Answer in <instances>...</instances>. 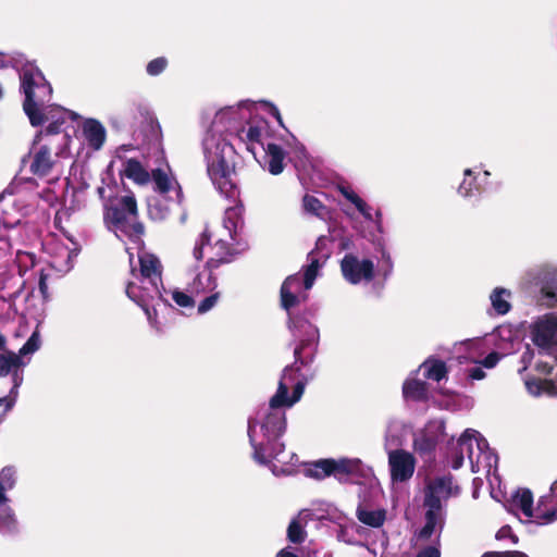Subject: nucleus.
Segmentation results:
<instances>
[{
    "instance_id": "24",
    "label": "nucleus",
    "mask_w": 557,
    "mask_h": 557,
    "mask_svg": "<svg viewBox=\"0 0 557 557\" xmlns=\"http://www.w3.org/2000/svg\"><path fill=\"white\" fill-rule=\"evenodd\" d=\"M403 395L407 400L426 401L429 399V387L424 381L416 377L412 373L403 385Z\"/></svg>"
},
{
    "instance_id": "13",
    "label": "nucleus",
    "mask_w": 557,
    "mask_h": 557,
    "mask_svg": "<svg viewBox=\"0 0 557 557\" xmlns=\"http://www.w3.org/2000/svg\"><path fill=\"white\" fill-rule=\"evenodd\" d=\"M143 121L137 131V138L141 145L160 148L162 144V131L159 121L145 107H139Z\"/></svg>"
},
{
    "instance_id": "37",
    "label": "nucleus",
    "mask_w": 557,
    "mask_h": 557,
    "mask_svg": "<svg viewBox=\"0 0 557 557\" xmlns=\"http://www.w3.org/2000/svg\"><path fill=\"white\" fill-rule=\"evenodd\" d=\"M341 194L350 201L356 209L367 219H371V213L369 212V206L364 200H362L354 190L348 187H341Z\"/></svg>"
},
{
    "instance_id": "29",
    "label": "nucleus",
    "mask_w": 557,
    "mask_h": 557,
    "mask_svg": "<svg viewBox=\"0 0 557 557\" xmlns=\"http://www.w3.org/2000/svg\"><path fill=\"white\" fill-rule=\"evenodd\" d=\"M121 175L138 185H146L150 182L151 172L149 173L137 159L131 158L125 161Z\"/></svg>"
},
{
    "instance_id": "48",
    "label": "nucleus",
    "mask_w": 557,
    "mask_h": 557,
    "mask_svg": "<svg viewBox=\"0 0 557 557\" xmlns=\"http://www.w3.org/2000/svg\"><path fill=\"white\" fill-rule=\"evenodd\" d=\"M220 297L219 292L212 293L210 296L206 297L199 305H198V313L202 314L211 310L215 304L218 302V299Z\"/></svg>"
},
{
    "instance_id": "8",
    "label": "nucleus",
    "mask_w": 557,
    "mask_h": 557,
    "mask_svg": "<svg viewBox=\"0 0 557 557\" xmlns=\"http://www.w3.org/2000/svg\"><path fill=\"white\" fill-rule=\"evenodd\" d=\"M67 140V136H61L58 144L48 141L40 145L33 154L29 171L38 177L49 175L57 162V159L61 156L64 147L66 146Z\"/></svg>"
},
{
    "instance_id": "21",
    "label": "nucleus",
    "mask_w": 557,
    "mask_h": 557,
    "mask_svg": "<svg viewBox=\"0 0 557 557\" xmlns=\"http://www.w3.org/2000/svg\"><path fill=\"white\" fill-rule=\"evenodd\" d=\"M264 125L265 121H249L237 132L238 138L246 144L247 150L253 156H256V145H260L262 149L267 147L261 140Z\"/></svg>"
},
{
    "instance_id": "57",
    "label": "nucleus",
    "mask_w": 557,
    "mask_h": 557,
    "mask_svg": "<svg viewBox=\"0 0 557 557\" xmlns=\"http://www.w3.org/2000/svg\"><path fill=\"white\" fill-rule=\"evenodd\" d=\"M499 359L500 357L495 351H493L481 363L484 368L492 369L497 364Z\"/></svg>"
},
{
    "instance_id": "26",
    "label": "nucleus",
    "mask_w": 557,
    "mask_h": 557,
    "mask_svg": "<svg viewBox=\"0 0 557 557\" xmlns=\"http://www.w3.org/2000/svg\"><path fill=\"white\" fill-rule=\"evenodd\" d=\"M299 283V277L297 275H289L281 285V306L287 312L300 304V298L293 292V288L298 287Z\"/></svg>"
},
{
    "instance_id": "15",
    "label": "nucleus",
    "mask_w": 557,
    "mask_h": 557,
    "mask_svg": "<svg viewBox=\"0 0 557 557\" xmlns=\"http://www.w3.org/2000/svg\"><path fill=\"white\" fill-rule=\"evenodd\" d=\"M327 519L338 527L337 539L349 545H359V536L363 532L362 528L349 519L343 512L332 509L327 511Z\"/></svg>"
},
{
    "instance_id": "31",
    "label": "nucleus",
    "mask_w": 557,
    "mask_h": 557,
    "mask_svg": "<svg viewBox=\"0 0 557 557\" xmlns=\"http://www.w3.org/2000/svg\"><path fill=\"white\" fill-rule=\"evenodd\" d=\"M17 520L14 510L10 506V499L7 495L0 494V531L2 533H12L16 531Z\"/></svg>"
},
{
    "instance_id": "53",
    "label": "nucleus",
    "mask_w": 557,
    "mask_h": 557,
    "mask_svg": "<svg viewBox=\"0 0 557 557\" xmlns=\"http://www.w3.org/2000/svg\"><path fill=\"white\" fill-rule=\"evenodd\" d=\"M41 344L40 334L38 330H35L29 338L21 348H39Z\"/></svg>"
},
{
    "instance_id": "60",
    "label": "nucleus",
    "mask_w": 557,
    "mask_h": 557,
    "mask_svg": "<svg viewBox=\"0 0 557 557\" xmlns=\"http://www.w3.org/2000/svg\"><path fill=\"white\" fill-rule=\"evenodd\" d=\"M276 557H298L296 554L290 552L288 548L282 549Z\"/></svg>"
},
{
    "instance_id": "44",
    "label": "nucleus",
    "mask_w": 557,
    "mask_h": 557,
    "mask_svg": "<svg viewBox=\"0 0 557 557\" xmlns=\"http://www.w3.org/2000/svg\"><path fill=\"white\" fill-rule=\"evenodd\" d=\"M125 292L129 299H132L134 302H136L138 306H140L148 312V309L146 308V300L144 296L140 294L139 287L136 286L135 283L128 282Z\"/></svg>"
},
{
    "instance_id": "17",
    "label": "nucleus",
    "mask_w": 557,
    "mask_h": 557,
    "mask_svg": "<svg viewBox=\"0 0 557 557\" xmlns=\"http://www.w3.org/2000/svg\"><path fill=\"white\" fill-rule=\"evenodd\" d=\"M231 258L220 257V258H210L206 262V269L208 270V274L205 276L199 273L194 282H193V292L200 294L206 292H214L218 286V278L214 274V270H216L220 265L230 263Z\"/></svg>"
},
{
    "instance_id": "34",
    "label": "nucleus",
    "mask_w": 557,
    "mask_h": 557,
    "mask_svg": "<svg viewBox=\"0 0 557 557\" xmlns=\"http://www.w3.org/2000/svg\"><path fill=\"white\" fill-rule=\"evenodd\" d=\"M542 295L546 299V304L548 307H557V273L549 274L543 286H542Z\"/></svg>"
},
{
    "instance_id": "63",
    "label": "nucleus",
    "mask_w": 557,
    "mask_h": 557,
    "mask_svg": "<svg viewBox=\"0 0 557 557\" xmlns=\"http://www.w3.org/2000/svg\"><path fill=\"white\" fill-rule=\"evenodd\" d=\"M461 344L463 345H479V341H474V339H466L463 342H461Z\"/></svg>"
},
{
    "instance_id": "35",
    "label": "nucleus",
    "mask_w": 557,
    "mask_h": 557,
    "mask_svg": "<svg viewBox=\"0 0 557 557\" xmlns=\"http://www.w3.org/2000/svg\"><path fill=\"white\" fill-rule=\"evenodd\" d=\"M309 264L305 267L304 270V287L305 289H310L313 286V283L318 276L319 269L321 268V263L317 257H314V251L309 252L308 255Z\"/></svg>"
},
{
    "instance_id": "47",
    "label": "nucleus",
    "mask_w": 557,
    "mask_h": 557,
    "mask_svg": "<svg viewBox=\"0 0 557 557\" xmlns=\"http://www.w3.org/2000/svg\"><path fill=\"white\" fill-rule=\"evenodd\" d=\"M214 248L216 249L215 258L226 257L231 258V261L233 260L235 253L227 242L219 239L215 242Z\"/></svg>"
},
{
    "instance_id": "18",
    "label": "nucleus",
    "mask_w": 557,
    "mask_h": 557,
    "mask_svg": "<svg viewBox=\"0 0 557 557\" xmlns=\"http://www.w3.org/2000/svg\"><path fill=\"white\" fill-rule=\"evenodd\" d=\"M33 351L34 350H18V354H15L12 350H0V376L13 373V379L15 380L16 376L17 382L21 383L22 377H18L16 371L30 362Z\"/></svg>"
},
{
    "instance_id": "62",
    "label": "nucleus",
    "mask_w": 557,
    "mask_h": 557,
    "mask_svg": "<svg viewBox=\"0 0 557 557\" xmlns=\"http://www.w3.org/2000/svg\"><path fill=\"white\" fill-rule=\"evenodd\" d=\"M508 532H509V529H508V528H503V529L498 532L497 537H498V539L504 537Z\"/></svg>"
},
{
    "instance_id": "50",
    "label": "nucleus",
    "mask_w": 557,
    "mask_h": 557,
    "mask_svg": "<svg viewBox=\"0 0 557 557\" xmlns=\"http://www.w3.org/2000/svg\"><path fill=\"white\" fill-rule=\"evenodd\" d=\"M416 548L419 549L417 557H441L440 544H428Z\"/></svg>"
},
{
    "instance_id": "11",
    "label": "nucleus",
    "mask_w": 557,
    "mask_h": 557,
    "mask_svg": "<svg viewBox=\"0 0 557 557\" xmlns=\"http://www.w3.org/2000/svg\"><path fill=\"white\" fill-rule=\"evenodd\" d=\"M388 468L393 483L409 481L416 470L414 456L405 449H387Z\"/></svg>"
},
{
    "instance_id": "51",
    "label": "nucleus",
    "mask_w": 557,
    "mask_h": 557,
    "mask_svg": "<svg viewBox=\"0 0 557 557\" xmlns=\"http://www.w3.org/2000/svg\"><path fill=\"white\" fill-rule=\"evenodd\" d=\"M307 329H308V334L310 335V338H308L305 342L301 343V345L298 347V348H307L313 344L317 343V339H318V336H319V331L315 326H313L312 324L310 323H307Z\"/></svg>"
},
{
    "instance_id": "55",
    "label": "nucleus",
    "mask_w": 557,
    "mask_h": 557,
    "mask_svg": "<svg viewBox=\"0 0 557 557\" xmlns=\"http://www.w3.org/2000/svg\"><path fill=\"white\" fill-rule=\"evenodd\" d=\"M265 107H267L268 112L272 116H274L276 119V121L280 124V126L285 128V125L283 123V119H282V115H281V112H280L278 108L275 104L271 103V102H265Z\"/></svg>"
},
{
    "instance_id": "42",
    "label": "nucleus",
    "mask_w": 557,
    "mask_h": 557,
    "mask_svg": "<svg viewBox=\"0 0 557 557\" xmlns=\"http://www.w3.org/2000/svg\"><path fill=\"white\" fill-rule=\"evenodd\" d=\"M327 462H329V459H322V460L314 462L307 469V474L309 476L318 479V480H322V479L331 475L330 466L326 465Z\"/></svg>"
},
{
    "instance_id": "9",
    "label": "nucleus",
    "mask_w": 557,
    "mask_h": 557,
    "mask_svg": "<svg viewBox=\"0 0 557 557\" xmlns=\"http://www.w3.org/2000/svg\"><path fill=\"white\" fill-rule=\"evenodd\" d=\"M459 493L450 475L437 476L428 481L424 493V507L433 511L444 512L443 500Z\"/></svg>"
},
{
    "instance_id": "22",
    "label": "nucleus",
    "mask_w": 557,
    "mask_h": 557,
    "mask_svg": "<svg viewBox=\"0 0 557 557\" xmlns=\"http://www.w3.org/2000/svg\"><path fill=\"white\" fill-rule=\"evenodd\" d=\"M331 475L338 481H346L349 475L361 471V460L358 458L329 459Z\"/></svg>"
},
{
    "instance_id": "40",
    "label": "nucleus",
    "mask_w": 557,
    "mask_h": 557,
    "mask_svg": "<svg viewBox=\"0 0 557 557\" xmlns=\"http://www.w3.org/2000/svg\"><path fill=\"white\" fill-rule=\"evenodd\" d=\"M465 180L462 181L458 188V193L462 197L473 196L474 191L479 190L476 178L472 177V171L470 169H467L465 171Z\"/></svg>"
},
{
    "instance_id": "32",
    "label": "nucleus",
    "mask_w": 557,
    "mask_h": 557,
    "mask_svg": "<svg viewBox=\"0 0 557 557\" xmlns=\"http://www.w3.org/2000/svg\"><path fill=\"white\" fill-rule=\"evenodd\" d=\"M510 292L503 288V287H496L493 293L491 294V302L494 308V310L500 314L504 315L508 313L511 309L510 302L505 298L509 297Z\"/></svg>"
},
{
    "instance_id": "46",
    "label": "nucleus",
    "mask_w": 557,
    "mask_h": 557,
    "mask_svg": "<svg viewBox=\"0 0 557 557\" xmlns=\"http://www.w3.org/2000/svg\"><path fill=\"white\" fill-rule=\"evenodd\" d=\"M172 298H173L174 302L180 307H183V308H194L195 307L194 298L184 292L174 290L172 294Z\"/></svg>"
},
{
    "instance_id": "14",
    "label": "nucleus",
    "mask_w": 557,
    "mask_h": 557,
    "mask_svg": "<svg viewBox=\"0 0 557 557\" xmlns=\"http://www.w3.org/2000/svg\"><path fill=\"white\" fill-rule=\"evenodd\" d=\"M531 338L537 348H550L557 345V318L546 315L531 326Z\"/></svg>"
},
{
    "instance_id": "27",
    "label": "nucleus",
    "mask_w": 557,
    "mask_h": 557,
    "mask_svg": "<svg viewBox=\"0 0 557 557\" xmlns=\"http://www.w3.org/2000/svg\"><path fill=\"white\" fill-rule=\"evenodd\" d=\"M358 520L368 527L380 528L386 520V510L374 508L367 505H360L356 511Z\"/></svg>"
},
{
    "instance_id": "7",
    "label": "nucleus",
    "mask_w": 557,
    "mask_h": 557,
    "mask_svg": "<svg viewBox=\"0 0 557 557\" xmlns=\"http://www.w3.org/2000/svg\"><path fill=\"white\" fill-rule=\"evenodd\" d=\"M534 359V368L539 372L549 374L556 370L555 382L527 380L525 387L528 392L533 396H540L542 394H557V350H525L521 358L523 367L519 371L527 370L531 361Z\"/></svg>"
},
{
    "instance_id": "36",
    "label": "nucleus",
    "mask_w": 557,
    "mask_h": 557,
    "mask_svg": "<svg viewBox=\"0 0 557 557\" xmlns=\"http://www.w3.org/2000/svg\"><path fill=\"white\" fill-rule=\"evenodd\" d=\"M20 293L21 289L10 294L9 297L0 295V320H8L16 314L15 299Z\"/></svg>"
},
{
    "instance_id": "59",
    "label": "nucleus",
    "mask_w": 557,
    "mask_h": 557,
    "mask_svg": "<svg viewBox=\"0 0 557 557\" xmlns=\"http://www.w3.org/2000/svg\"><path fill=\"white\" fill-rule=\"evenodd\" d=\"M326 243H327V238L325 236H320L315 243V248L313 251L315 252V251L323 250L326 247Z\"/></svg>"
},
{
    "instance_id": "58",
    "label": "nucleus",
    "mask_w": 557,
    "mask_h": 557,
    "mask_svg": "<svg viewBox=\"0 0 557 557\" xmlns=\"http://www.w3.org/2000/svg\"><path fill=\"white\" fill-rule=\"evenodd\" d=\"M38 287H39L40 294L42 295L44 300H47L49 298V295H48L47 276L45 274L40 275Z\"/></svg>"
},
{
    "instance_id": "41",
    "label": "nucleus",
    "mask_w": 557,
    "mask_h": 557,
    "mask_svg": "<svg viewBox=\"0 0 557 557\" xmlns=\"http://www.w3.org/2000/svg\"><path fill=\"white\" fill-rule=\"evenodd\" d=\"M15 485V470L12 467H5L0 472V494L7 495V492Z\"/></svg>"
},
{
    "instance_id": "49",
    "label": "nucleus",
    "mask_w": 557,
    "mask_h": 557,
    "mask_svg": "<svg viewBox=\"0 0 557 557\" xmlns=\"http://www.w3.org/2000/svg\"><path fill=\"white\" fill-rule=\"evenodd\" d=\"M210 244V234L205 231L201 233L199 242L196 243L193 255L195 259L201 260L203 258V247Z\"/></svg>"
},
{
    "instance_id": "2",
    "label": "nucleus",
    "mask_w": 557,
    "mask_h": 557,
    "mask_svg": "<svg viewBox=\"0 0 557 557\" xmlns=\"http://www.w3.org/2000/svg\"><path fill=\"white\" fill-rule=\"evenodd\" d=\"M468 457L473 473L483 472L497 479V456L490 449L486 440L475 430L467 429L456 443H451L447 458L454 469L463 465Z\"/></svg>"
},
{
    "instance_id": "16",
    "label": "nucleus",
    "mask_w": 557,
    "mask_h": 557,
    "mask_svg": "<svg viewBox=\"0 0 557 557\" xmlns=\"http://www.w3.org/2000/svg\"><path fill=\"white\" fill-rule=\"evenodd\" d=\"M150 181L153 183L154 193L165 197L171 191H174L175 197H169L168 199L177 205L183 202L184 195L182 186L173 175H170L164 170L157 168L151 171Z\"/></svg>"
},
{
    "instance_id": "6",
    "label": "nucleus",
    "mask_w": 557,
    "mask_h": 557,
    "mask_svg": "<svg viewBox=\"0 0 557 557\" xmlns=\"http://www.w3.org/2000/svg\"><path fill=\"white\" fill-rule=\"evenodd\" d=\"M233 148L228 144H218L207 157V173L221 194L233 197L236 185L232 180L235 173Z\"/></svg>"
},
{
    "instance_id": "4",
    "label": "nucleus",
    "mask_w": 557,
    "mask_h": 557,
    "mask_svg": "<svg viewBox=\"0 0 557 557\" xmlns=\"http://www.w3.org/2000/svg\"><path fill=\"white\" fill-rule=\"evenodd\" d=\"M21 89L25 96L23 110L32 126H40L46 120V110L52 100V86L38 69H26L21 74Z\"/></svg>"
},
{
    "instance_id": "52",
    "label": "nucleus",
    "mask_w": 557,
    "mask_h": 557,
    "mask_svg": "<svg viewBox=\"0 0 557 557\" xmlns=\"http://www.w3.org/2000/svg\"><path fill=\"white\" fill-rule=\"evenodd\" d=\"M169 208L164 207L161 208L159 203L150 206L149 213L153 219H160L163 220L169 215Z\"/></svg>"
},
{
    "instance_id": "3",
    "label": "nucleus",
    "mask_w": 557,
    "mask_h": 557,
    "mask_svg": "<svg viewBox=\"0 0 557 557\" xmlns=\"http://www.w3.org/2000/svg\"><path fill=\"white\" fill-rule=\"evenodd\" d=\"M103 220L109 227L121 232L133 243H138L145 234V225L139 221L137 200L133 194L108 196L103 203Z\"/></svg>"
},
{
    "instance_id": "1",
    "label": "nucleus",
    "mask_w": 557,
    "mask_h": 557,
    "mask_svg": "<svg viewBox=\"0 0 557 557\" xmlns=\"http://www.w3.org/2000/svg\"><path fill=\"white\" fill-rule=\"evenodd\" d=\"M295 362L283 370L275 394L262 405L248 421V436L253 448V459L260 465H273L274 474H288L298 462L292 451H285L280 441L286 430L285 410L300 400L306 385L313 380L311 350H294Z\"/></svg>"
},
{
    "instance_id": "5",
    "label": "nucleus",
    "mask_w": 557,
    "mask_h": 557,
    "mask_svg": "<svg viewBox=\"0 0 557 557\" xmlns=\"http://www.w3.org/2000/svg\"><path fill=\"white\" fill-rule=\"evenodd\" d=\"M511 507L527 519H533L541 525L549 524L557 520V480L552 484L549 493L543 495L535 508H533V495L530 490L516 491L511 496Z\"/></svg>"
},
{
    "instance_id": "38",
    "label": "nucleus",
    "mask_w": 557,
    "mask_h": 557,
    "mask_svg": "<svg viewBox=\"0 0 557 557\" xmlns=\"http://www.w3.org/2000/svg\"><path fill=\"white\" fill-rule=\"evenodd\" d=\"M306 212L322 218L326 213V207L314 196L306 194L302 198Z\"/></svg>"
},
{
    "instance_id": "10",
    "label": "nucleus",
    "mask_w": 557,
    "mask_h": 557,
    "mask_svg": "<svg viewBox=\"0 0 557 557\" xmlns=\"http://www.w3.org/2000/svg\"><path fill=\"white\" fill-rule=\"evenodd\" d=\"M343 277L350 284L357 285L362 281L371 282L374 278V263L370 259L359 260L355 255L347 253L341 260Z\"/></svg>"
},
{
    "instance_id": "23",
    "label": "nucleus",
    "mask_w": 557,
    "mask_h": 557,
    "mask_svg": "<svg viewBox=\"0 0 557 557\" xmlns=\"http://www.w3.org/2000/svg\"><path fill=\"white\" fill-rule=\"evenodd\" d=\"M140 274L143 277L148 278L158 290V282L161 283L162 265L158 257L152 253H145L139 256Z\"/></svg>"
},
{
    "instance_id": "43",
    "label": "nucleus",
    "mask_w": 557,
    "mask_h": 557,
    "mask_svg": "<svg viewBox=\"0 0 557 557\" xmlns=\"http://www.w3.org/2000/svg\"><path fill=\"white\" fill-rule=\"evenodd\" d=\"M288 540L293 543H300L305 539V531L299 520H293L287 530Z\"/></svg>"
},
{
    "instance_id": "19",
    "label": "nucleus",
    "mask_w": 557,
    "mask_h": 557,
    "mask_svg": "<svg viewBox=\"0 0 557 557\" xmlns=\"http://www.w3.org/2000/svg\"><path fill=\"white\" fill-rule=\"evenodd\" d=\"M48 114H50L53 120L51 121V123H49V125L45 129H41L37 133V135L35 136V139H34V144L39 143L42 139V137H51V136L53 138H51L49 141H53L54 144H58L62 136L61 132H62V125L65 123V116L71 114L72 117H75V113L70 112L60 107L50 109L46 113V115L48 116Z\"/></svg>"
},
{
    "instance_id": "54",
    "label": "nucleus",
    "mask_w": 557,
    "mask_h": 557,
    "mask_svg": "<svg viewBox=\"0 0 557 557\" xmlns=\"http://www.w3.org/2000/svg\"><path fill=\"white\" fill-rule=\"evenodd\" d=\"M467 375L471 380H482L485 377V372L480 364H474L467 370Z\"/></svg>"
},
{
    "instance_id": "28",
    "label": "nucleus",
    "mask_w": 557,
    "mask_h": 557,
    "mask_svg": "<svg viewBox=\"0 0 557 557\" xmlns=\"http://www.w3.org/2000/svg\"><path fill=\"white\" fill-rule=\"evenodd\" d=\"M262 150L265 152L268 171L272 175L281 174L285 168L284 160L286 157L283 148L274 143H269Z\"/></svg>"
},
{
    "instance_id": "30",
    "label": "nucleus",
    "mask_w": 557,
    "mask_h": 557,
    "mask_svg": "<svg viewBox=\"0 0 557 557\" xmlns=\"http://www.w3.org/2000/svg\"><path fill=\"white\" fill-rule=\"evenodd\" d=\"M417 372H421L424 379L440 382L446 377L448 370L444 361L429 358L420 364Z\"/></svg>"
},
{
    "instance_id": "12",
    "label": "nucleus",
    "mask_w": 557,
    "mask_h": 557,
    "mask_svg": "<svg viewBox=\"0 0 557 557\" xmlns=\"http://www.w3.org/2000/svg\"><path fill=\"white\" fill-rule=\"evenodd\" d=\"M425 523L413 537L414 547H422L428 544H440L444 527V512L426 509Z\"/></svg>"
},
{
    "instance_id": "39",
    "label": "nucleus",
    "mask_w": 557,
    "mask_h": 557,
    "mask_svg": "<svg viewBox=\"0 0 557 557\" xmlns=\"http://www.w3.org/2000/svg\"><path fill=\"white\" fill-rule=\"evenodd\" d=\"M18 386H20V382H17V379L15 377V385L10 391V394L5 397L0 398V423L4 420L7 413L15 405Z\"/></svg>"
},
{
    "instance_id": "33",
    "label": "nucleus",
    "mask_w": 557,
    "mask_h": 557,
    "mask_svg": "<svg viewBox=\"0 0 557 557\" xmlns=\"http://www.w3.org/2000/svg\"><path fill=\"white\" fill-rule=\"evenodd\" d=\"M403 423L398 420H391L388 422L385 432L386 450L400 445V434L403 431Z\"/></svg>"
},
{
    "instance_id": "64",
    "label": "nucleus",
    "mask_w": 557,
    "mask_h": 557,
    "mask_svg": "<svg viewBox=\"0 0 557 557\" xmlns=\"http://www.w3.org/2000/svg\"><path fill=\"white\" fill-rule=\"evenodd\" d=\"M7 344L5 337L0 333V348H4Z\"/></svg>"
},
{
    "instance_id": "25",
    "label": "nucleus",
    "mask_w": 557,
    "mask_h": 557,
    "mask_svg": "<svg viewBox=\"0 0 557 557\" xmlns=\"http://www.w3.org/2000/svg\"><path fill=\"white\" fill-rule=\"evenodd\" d=\"M83 134L89 147L92 149L99 150L103 146L106 128L99 121L95 119L86 120L83 125Z\"/></svg>"
},
{
    "instance_id": "20",
    "label": "nucleus",
    "mask_w": 557,
    "mask_h": 557,
    "mask_svg": "<svg viewBox=\"0 0 557 557\" xmlns=\"http://www.w3.org/2000/svg\"><path fill=\"white\" fill-rule=\"evenodd\" d=\"M433 429H436L440 433L445 430L444 421L441 419L431 420L413 440L414 449L421 454L431 453L437 442L438 435L433 434Z\"/></svg>"
},
{
    "instance_id": "56",
    "label": "nucleus",
    "mask_w": 557,
    "mask_h": 557,
    "mask_svg": "<svg viewBox=\"0 0 557 557\" xmlns=\"http://www.w3.org/2000/svg\"><path fill=\"white\" fill-rule=\"evenodd\" d=\"M482 557H528L525 554L513 550V552H505V553H485Z\"/></svg>"
},
{
    "instance_id": "45",
    "label": "nucleus",
    "mask_w": 557,
    "mask_h": 557,
    "mask_svg": "<svg viewBox=\"0 0 557 557\" xmlns=\"http://www.w3.org/2000/svg\"><path fill=\"white\" fill-rule=\"evenodd\" d=\"M168 66V60L164 57H159L151 60L146 67L147 73L150 76H157L161 74Z\"/></svg>"
},
{
    "instance_id": "61",
    "label": "nucleus",
    "mask_w": 557,
    "mask_h": 557,
    "mask_svg": "<svg viewBox=\"0 0 557 557\" xmlns=\"http://www.w3.org/2000/svg\"><path fill=\"white\" fill-rule=\"evenodd\" d=\"M97 194L98 196L100 197V199L103 201V203L106 202V200L108 199V197L106 196V188L104 186H99L97 188Z\"/></svg>"
}]
</instances>
